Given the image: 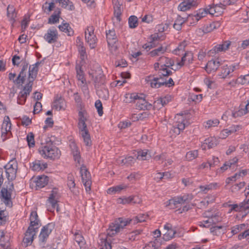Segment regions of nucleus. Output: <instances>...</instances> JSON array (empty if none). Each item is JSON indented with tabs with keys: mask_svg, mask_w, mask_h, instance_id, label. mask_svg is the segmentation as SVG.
<instances>
[{
	"mask_svg": "<svg viewBox=\"0 0 249 249\" xmlns=\"http://www.w3.org/2000/svg\"><path fill=\"white\" fill-rule=\"evenodd\" d=\"M148 218V215L146 213H140L131 219L124 217L118 218L109 224V227L107 230V236L113 237L122 231L128 225L136 224L139 222H144Z\"/></svg>",
	"mask_w": 249,
	"mask_h": 249,
	"instance_id": "nucleus-1",
	"label": "nucleus"
},
{
	"mask_svg": "<svg viewBox=\"0 0 249 249\" xmlns=\"http://www.w3.org/2000/svg\"><path fill=\"white\" fill-rule=\"evenodd\" d=\"M56 138L54 136L48 137L45 144L38 149L40 154L45 159L55 160L59 158L61 152L55 146Z\"/></svg>",
	"mask_w": 249,
	"mask_h": 249,
	"instance_id": "nucleus-2",
	"label": "nucleus"
},
{
	"mask_svg": "<svg viewBox=\"0 0 249 249\" xmlns=\"http://www.w3.org/2000/svg\"><path fill=\"white\" fill-rule=\"evenodd\" d=\"M145 81L147 83L150 84L152 88H159L166 84V79L162 76H158L154 77V75H149L145 78Z\"/></svg>",
	"mask_w": 249,
	"mask_h": 249,
	"instance_id": "nucleus-3",
	"label": "nucleus"
},
{
	"mask_svg": "<svg viewBox=\"0 0 249 249\" xmlns=\"http://www.w3.org/2000/svg\"><path fill=\"white\" fill-rule=\"evenodd\" d=\"M80 174L86 191L87 192L90 191L91 185V176L86 167L84 165L80 168Z\"/></svg>",
	"mask_w": 249,
	"mask_h": 249,
	"instance_id": "nucleus-4",
	"label": "nucleus"
},
{
	"mask_svg": "<svg viewBox=\"0 0 249 249\" xmlns=\"http://www.w3.org/2000/svg\"><path fill=\"white\" fill-rule=\"evenodd\" d=\"M54 226V224L50 223L43 227L38 237L40 243L43 245L45 244L49 235L53 229Z\"/></svg>",
	"mask_w": 249,
	"mask_h": 249,
	"instance_id": "nucleus-5",
	"label": "nucleus"
},
{
	"mask_svg": "<svg viewBox=\"0 0 249 249\" xmlns=\"http://www.w3.org/2000/svg\"><path fill=\"white\" fill-rule=\"evenodd\" d=\"M33 85L28 83L23 87L18 93L17 102L19 105H24L26 101V98L32 91Z\"/></svg>",
	"mask_w": 249,
	"mask_h": 249,
	"instance_id": "nucleus-6",
	"label": "nucleus"
},
{
	"mask_svg": "<svg viewBox=\"0 0 249 249\" xmlns=\"http://www.w3.org/2000/svg\"><path fill=\"white\" fill-rule=\"evenodd\" d=\"M85 39L91 49H94L96 45L97 38L94 34L93 26H89L85 31Z\"/></svg>",
	"mask_w": 249,
	"mask_h": 249,
	"instance_id": "nucleus-7",
	"label": "nucleus"
},
{
	"mask_svg": "<svg viewBox=\"0 0 249 249\" xmlns=\"http://www.w3.org/2000/svg\"><path fill=\"white\" fill-rule=\"evenodd\" d=\"M106 36L108 45L112 51H115L117 49L116 42L118 41L117 36L115 30L112 29L106 31Z\"/></svg>",
	"mask_w": 249,
	"mask_h": 249,
	"instance_id": "nucleus-8",
	"label": "nucleus"
},
{
	"mask_svg": "<svg viewBox=\"0 0 249 249\" xmlns=\"http://www.w3.org/2000/svg\"><path fill=\"white\" fill-rule=\"evenodd\" d=\"M8 184L9 187H2L0 192L1 197L4 199L3 202L7 205L9 204L10 202H11V194L14 189L13 183H8Z\"/></svg>",
	"mask_w": 249,
	"mask_h": 249,
	"instance_id": "nucleus-9",
	"label": "nucleus"
},
{
	"mask_svg": "<svg viewBox=\"0 0 249 249\" xmlns=\"http://www.w3.org/2000/svg\"><path fill=\"white\" fill-rule=\"evenodd\" d=\"M76 70L77 73L76 77L78 80L80 82L79 85L80 86L84 92H88V87L87 84L86 78L84 77V72L81 70V67L80 66H76Z\"/></svg>",
	"mask_w": 249,
	"mask_h": 249,
	"instance_id": "nucleus-10",
	"label": "nucleus"
},
{
	"mask_svg": "<svg viewBox=\"0 0 249 249\" xmlns=\"http://www.w3.org/2000/svg\"><path fill=\"white\" fill-rule=\"evenodd\" d=\"M58 38L57 30L53 27L49 29L44 36L45 41L49 44L56 42L57 41Z\"/></svg>",
	"mask_w": 249,
	"mask_h": 249,
	"instance_id": "nucleus-11",
	"label": "nucleus"
},
{
	"mask_svg": "<svg viewBox=\"0 0 249 249\" xmlns=\"http://www.w3.org/2000/svg\"><path fill=\"white\" fill-rule=\"evenodd\" d=\"M237 68L238 65H231L230 66L228 65H224L221 67V71L219 74V76L220 78L223 79L231 77L232 76V75L231 74L236 70Z\"/></svg>",
	"mask_w": 249,
	"mask_h": 249,
	"instance_id": "nucleus-12",
	"label": "nucleus"
},
{
	"mask_svg": "<svg viewBox=\"0 0 249 249\" xmlns=\"http://www.w3.org/2000/svg\"><path fill=\"white\" fill-rule=\"evenodd\" d=\"M37 231V228L31 229L30 228H28L25 233V236L23 240L26 247L30 246L32 244Z\"/></svg>",
	"mask_w": 249,
	"mask_h": 249,
	"instance_id": "nucleus-13",
	"label": "nucleus"
},
{
	"mask_svg": "<svg viewBox=\"0 0 249 249\" xmlns=\"http://www.w3.org/2000/svg\"><path fill=\"white\" fill-rule=\"evenodd\" d=\"M40 63L41 62H37L34 65L29 66L27 83L33 85V82L36 78L38 71V66Z\"/></svg>",
	"mask_w": 249,
	"mask_h": 249,
	"instance_id": "nucleus-14",
	"label": "nucleus"
},
{
	"mask_svg": "<svg viewBox=\"0 0 249 249\" xmlns=\"http://www.w3.org/2000/svg\"><path fill=\"white\" fill-rule=\"evenodd\" d=\"M28 68V63L24 61L22 63V69L15 80V82L19 86H22L25 81Z\"/></svg>",
	"mask_w": 249,
	"mask_h": 249,
	"instance_id": "nucleus-15",
	"label": "nucleus"
},
{
	"mask_svg": "<svg viewBox=\"0 0 249 249\" xmlns=\"http://www.w3.org/2000/svg\"><path fill=\"white\" fill-rule=\"evenodd\" d=\"M71 233L73 234L74 239L79 245L80 249H86V242L81 231L79 230L72 231Z\"/></svg>",
	"mask_w": 249,
	"mask_h": 249,
	"instance_id": "nucleus-16",
	"label": "nucleus"
},
{
	"mask_svg": "<svg viewBox=\"0 0 249 249\" xmlns=\"http://www.w3.org/2000/svg\"><path fill=\"white\" fill-rule=\"evenodd\" d=\"M231 45L230 41H225L221 44H217L209 51L210 55H213L222 51L227 50Z\"/></svg>",
	"mask_w": 249,
	"mask_h": 249,
	"instance_id": "nucleus-17",
	"label": "nucleus"
},
{
	"mask_svg": "<svg viewBox=\"0 0 249 249\" xmlns=\"http://www.w3.org/2000/svg\"><path fill=\"white\" fill-rule=\"evenodd\" d=\"M221 63L218 59L209 61L206 66V71L209 73L215 72Z\"/></svg>",
	"mask_w": 249,
	"mask_h": 249,
	"instance_id": "nucleus-18",
	"label": "nucleus"
},
{
	"mask_svg": "<svg viewBox=\"0 0 249 249\" xmlns=\"http://www.w3.org/2000/svg\"><path fill=\"white\" fill-rule=\"evenodd\" d=\"M117 203L122 204L129 203H139L140 199L137 196H130L127 197H120L117 199Z\"/></svg>",
	"mask_w": 249,
	"mask_h": 249,
	"instance_id": "nucleus-19",
	"label": "nucleus"
},
{
	"mask_svg": "<svg viewBox=\"0 0 249 249\" xmlns=\"http://www.w3.org/2000/svg\"><path fill=\"white\" fill-rule=\"evenodd\" d=\"M30 223L28 228L31 229H38L39 220L38 218V215L36 212H32L30 214Z\"/></svg>",
	"mask_w": 249,
	"mask_h": 249,
	"instance_id": "nucleus-20",
	"label": "nucleus"
},
{
	"mask_svg": "<svg viewBox=\"0 0 249 249\" xmlns=\"http://www.w3.org/2000/svg\"><path fill=\"white\" fill-rule=\"evenodd\" d=\"M86 114L85 111H79L78 112V127L79 129H85L87 126V124H86V121H87V118L85 116Z\"/></svg>",
	"mask_w": 249,
	"mask_h": 249,
	"instance_id": "nucleus-21",
	"label": "nucleus"
},
{
	"mask_svg": "<svg viewBox=\"0 0 249 249\" xmlns=\"http://www.w3.org/2000/svg\"><path fill=\"white\" fill-rule=\"evenodd\" d=\"M196 3V2L194 0L191 1L190 0H188L187 1H184L179 4L178 9L181 11H185L190 9L192 6H195Z\"/></svg>",
	"mask_w": 249,
	"mask_h": 249,
	"instance_id": "nucleus-22",
	"label": "nucleus"
},
{
	"mask_svg": "<svg viewBox=\"0 0 249 249\" xmlns=\"http://www.w3.org/2000/svg\"><path fill=\"white\" fill-rule=\"evenodd\" d=\"M112 3L114 5V16L118 21H120L122 14L121 5L119 3L118 0H112Z\"/></svg>",
	"mask_w": 249,
	"mask_h": 249,
	"instance_id": "nucleus-23",
	"label": "nucleus"
},
{
	"mask_svg": "<svg viewBox=\"0 0 249 249\" xmlns=\"http://www.w3.org/2000/svg\"><path fill=\"white\" fill-rule=\"evenodd\" d=\"M193 60V54L191 52H186L184 55L181 58L180 62H178L177 65L180 67L183 66L184 65L185 61H187L188 64L192 62Z\"/></svg>",
	"mask_w": 249,
	"mask_h": 249,
	"instance_id": "nucleus-24",
	"label": "nucleus"
},
{
	"mask_svg": "<svg viewBox=\"0 0 249 249\" xmlns=\"http://www.w3.org/2000/svg\"><path fill=\"white\" fill-rule=\"evenodd\" d=\"M137 107L140 110H149L152 107V105L149 104L143 98H141L136 103Z\"/></svg>",
	"mask_w": 249,
	"mask_h": 249,
	"instance_id": "nucleus-25",
	"label": "nucleus"
},
{
	"mask_svg": "<svg viewBox=\"0 0 249 249\" xmlns=\"http://www.w3.org/2000/svg\"><path fill=\"white\" fill-rule=\"evenodd\" d=\"M136 159L132 156H127L124 159H119L118 160V163L121 165L132 166L136 161Z\"/></svg>",
	"mask_w": 249,
	"mask_h": 249,
	"instance_id": "nucleus-26",
	"label": "nucleus"
},
{
	"mask_svg": "<svg viewBox=\"0 0 249 249\" xmlns=\"http://www.w3.org/2000/svg\"><path fill=\"white\" fill-rule=\"evenodd\" d=\"M84 142L86 146H90L91 144V141L89 131L86 127L85 129H79Z\"/></svg>",
	"mask_w": 249,
	"mask_h": 249,
	"instance_id": "nucleus-27",
	"label": "nucleus"
},
{
	"mask_svg": "<svg viewBox=\"0 0 249 249\" xmlns=\"http://www.w3.org/2000/svg\"><path fill=\"white\" fill-rule=\"evenodd\" d=\"M55 3H59L61 5L63 8L68 9L70 11H72L74 9V6L70 0H53Z\"/></svg>",
	"mask_w": 249,
	"mask_h": 249,
	"instance_id": "nucleus-28",
	"label": "nucleus"
},
{
	"mask_svg": "<svg viewBox=\"0 0 249 249\" xmlns=\"http://www.w3.org/2000/svg\"><path fill=\"white\" fill-rule=\"evenodd\" d=\"M186 203L185 202H184V200L181 196L174 197V198L169 199L167 202V206H175L176 207H177L178 204H182Z\"/></svg>",
	"mask_w": 249,
	"mask_h": 249,
	"instance_id": "nucleus-29",
	"label": "nucleus"
},
{
	"mask_svg": "<svg viewBox=\"0 0 249 249\" xmlns=\"http://www.w3.org/2000/svg\"><path fill=\"white\" fill-rule=\"evenodd\" d=\"M6 178L8 180V183H13L12 181L15 180L17 177V173L18 169H5Z\"/></svg>",
	"mask_w": 249,
	"mask_h": 249,
	"instance_id": "nucleus-30",
	"label": "nucleus"
},
{
	"mask_svg": "<svg viewBox=\"0 0 249 249\" xmlns=\"http://www.w3.org/2000/svg\"><path fill=\"white\" fill-rule=\"evenodd\" d=\"M151 156L147 149L139 150L137 151V159L139 160H147L150 158Z\"/></svg>",
	"mask_w": 249,
	"mask_h": 249,
	"instance_id": "nucleus-31",
	"label": "nucleus"
},
{
	"mask_svg": "<svg viewBox=\"0 0 249 249\" xmlns=\"http://www.w3.org/2000/svg\"><path fill=\"white\" fill-rule=\"evenodd\" d=\"M226 231V227L223 226H217L210 228V232L214 235L219 236L224 234Z\"/></svg>",
	"mask_w": 249,
	"mask_h": 249,
	"instance_id": "nucleus-32",
	"label": "nucleus"
},
{
	"mask_svg": "<svg viewBox=\"0 0 249 249\" xmlns=\"http://www.w3.org/2000/svg\"><path fill=\"white\" fill-rule=\"evenodd\" d=\"M49 178L46 176H38L36 180V186L42 188L46 185L48 182Z\"/></svg>",
	"mask_w": 249,
	"mask_h": 249,
	"instance_id": "nucleus-33",
	"label": "nucleus"
},
{
	"mask_svg": "<svg viewBox=\"0 0 249 249\" xmlns=\"http://www.w3.org/2000/svg\"><path fill=\"white\" fill-rule=\"evenodd\" d=\"M65 101L62 98L59 97L54 100L53 103V108L57 110H60L64 109L65 107Z\"/></svg>",
	"mask_w": 249,
	"mask_h": 249,
	"instance_id": "nucleus-34",
	"label": "nucleus"
},
{
	"mask_svg": "<svg viewBox=\"0 0 249 249\" xmlns=\"http://www.w3.org/2000/svg\"><path fill=\"white\" fill-rule=\"evenodd\" d=\"M94 82L96 88H99L100 86L104 84L105 82V77L103 72H101L95 76Z\"/></svg>",
	"mask_w": 249,
	"mask_h": 249,
	"instance_id": "nucleus-35",
	"label": "nucleus"
},
{
	"mask_svg": "<svg viewBox=\"0 0 249 249\" xmlns=\"http://www.w3.org/2000/svg\"><path fill=\"white\" fill-rule=\"evenodd\" d=\"M58 28L60 31L67 33V35L69 36H72L74 34V31L70 26L69 23H63V24L60 25Z\"/></svg>",
	"mask_w": 249,
	"mask_h": 249,
	"instance_id": "nucleus-36",
	"label": "nucleus"
},
{
	"mask_svg": "<svg viewBox=\"0 0 249 249\" xmlns=\"http://www.w3.org/2000/svg\"><path fill=\"white\" fill-rule=\"evenodd\" d=\"M220 26V23L219 21L213 22L207 25L203 28L204 33H210L213 30L218 28Z\"/></svg>",
	"mask_w": 249,
	"mask_h": 249,
	"instance_id": "nucleus-37",
	"label": "nucleus"
},
{
	"mask_svg": "<svg viewBox=\"0 0 249 249\" xmlns=\"http://www.w3.org/2000/svg\"><path fill=\"white\" fill-rule=\"evenodd\" d=\"M159 61H160V63L162 62L164 63L163 65H161V66H163V67L166 68H171V67L173 66L175 64L173 60L165 56L160 57Z\"/></svg>",
	"mask_w": 249,
	"mask_h": 249,
	"instance_id": "nucleus-38",
	"label": "nucleus"
},
{
	"mask_svg": "<svg viewBox=\"0 0 249 249\" xmlns=\"http://www.w3.org/2000/svg\"><path fill=\"white\" fill-rule=\"evenodd\" d=\"M187 19L184 18H182L180 16L178 15L175 23L173 25L174 29L178 31H179L182 28V25L184 24Z\"/></svg>",
	"mask_w": 249,
	"mask_h": 249,
	"instance_id": "nucleus-39",
	"label": "nucleus"
},
{
	"mask_svg": "<svg viewBox=\"0 0 249 249\" xmlns=\"http://www.w3.org/2000/svg\"><path fill=\"white\" fill-rule=\"evenodd\" d=\"M60 14V9L59 8H57L54 13L49 18L48 22L53 24L58 22L59 21Z\"/></svg>",
	"mask_w": 249,
	"mask_h": 249,
	"instance_id": "nucleus-40",
	"label": "nucleus"
},
{
	"mask_svg": "<svg viewBox=\"0 0 249 249\" xmlns=\"http://www.w3.org/2000/svg\"><path fill=\"white\" fill-rule=\"evenodd\" d=\"M55 2L51 0V2L46 1L42 6L43 10L45 13L49 14L55 8Z\"/></svg>",
	"mask_w": 249,
	"mask_h": 249,
	"instance_id": "nucleus-41",
	"label": "nucleus"
},
{
	"mask_svg": "<svg viewBox=\"0 0 249 249\" xmlns=\"http://www.w3.org/2000/svg\"><path fill=\"white\" fill-rule=\"evenodd\" d=\"M47 167V163H41L40 160L36 161L33 163V165L31 167L32 170L38 171L41 170H44Z\"/></svg>",
	"mask_w": 249,
	"mask_h": 249,
	"instance_id": "nucleus-42",
	"label": "nucleus"
},
{
	"mask_svg": "<svg viewBox=\"0 0 249 249\" xmlns=\"http://www.w3.org/2000/svg\"><path fill=\"white\" fill-rule=\"evenodd\" d=\"M216 145L217 142L215 139L211 137L205 140L202 146H203L205 149L206 148V146H207L208 149H210L215 147Z\"/></svg>",
	"mask_w": 249,
	"mask_h": 249,
	"instance_id": "nucleus-43",
	"label": "nucleus"
},
{
	"mask_svg": "<svg viewBox=\"0 0 249 249\" xmlns=\"http://www.w3.org/2000/svg\"><path fill=\"white\" fill-rule=\"evenodd\" d=\"M11 127V123L10 118L8 116H6L4 118L3 123L1 126V130L5 132H10Z\"/></svg>",
	"mask_w": 249,
	"mask_h": 249,
	"instance_id": "nucleus-44",
	"label": "nucleus"
},
{
	"mask_svg": "<svg viewBox=\"0 0 249 249\" xmlns=\"http://www.w3.org/2000/svg\"><path fill=\"white\" fill-rule=\"evenodd\" d=\"M7 15L10 19L14 22L17 17V13L13 6L9 5L7 8Z\"/></svg>",
	"mask_w": 249,
	"mask_h": 249,
	"instance_id": "nucleus-45",
	"label": "nucleus"
},
{
	"mask_svg": "<svg viewBox=\"0 0 249 249\" xmlns=\"http://www.w3.org/2000/svg\"><path fill=\"white\" fill-rule=\"evenodd\" d=\"M217 183H211L205 185H200L199 187V188L200 189L201 192L204 194H206L209 191L215 189Z\"/></svg>",
	"mask_w": 249,
	"mask_h": 249,
	"instance_id": "nucleus-46",
	"label": "nucleus"
},
{
	"mask_svg": "<svg viewBox=\"0 0 249 249\" xmlns=\"http://www.w3.org/2000/svg\"><path fill=\"white\" fill-rule=\"evenodd\" d=\"M217 6H218L214 5V4L213 5H208V6L206 8L207 14H209L211 15H215V16H218L219 14H220L221 13H222V11L221 10L215 11V9H218Z\"/></svg>",
	"mask_w": 249,
	"mask_h": 249,
	"instance_id": "nucleus-47",
	"label": "nucleus"
},
{
	"mask_svg": "<svg viewBox=\"0 0 249 249\" xmlns=\"http://www.w3.org/2000/svg\"><path fill=\"white\" fill-rule=\"evenodd\" d=\"M67 185L71 190V191L75 194H76V191L74 190L75 183L74 182L73 177L72 175H69L68 177Z\"/></svg>",
	"mask_w": 249,
	"mask_h": 249,
	"instance_id": "nucleus-48",
	"label": "nucleus"
},
{
	"mask_svg": "<svg viewBox=\"0 0 249 249\" xmlns=\"http://www.w3.org/2000/svg\"><path fill=\"white\" fill-rule=\"evenodd\" d=\"M99 245L100 246L99 249H111L112 248L110 243L106 238H101L99 242Z\"/></svg>",
	"mask_w": 249,
	"mask_h": 249,
	"instance_id": "nucleus-49",
	"label": "nucleus"
},
{
	"mask_svg": "<svg viewBox=\"0 0 249 249\" xmlns=\"http://www.w3.org/2000/svg\"><path fill=\"white\" fill-rule=\"evenodd\" d=\"M125 188L126 186L124 185H117L109 188L107 191V193L109 194H113L116 193H119Z\"/></svg>",
	"mask_w": 249,
	"mask_h": 249,
	"instance_id": "nucleus-50",
	"label": "nucleus"
},
{
	"mask_svg": "<svg viewBox=\"0 0 249 249\" xmlns=\"http://www.w3.org/2000/svg\"><path fill=\"white\" fill-rule=\"evenodd\" d=\"M240 212L245 213V214L242 215L243 217L249 213V200L240 203Z\"/></svg>",
	"mask_w": 249,
	"mask_h": 249,
	"instance_id": "nucleus-51",
	"label": "nucleus"
},
{
	"mask_svg": "<svg viewBox=\"0 0 249 249\" xmlns=\"http://www.w3.org/2000/svg\"><path fill=\"white\" fill-rule=\"evenodd\" d=\"M129 27L130 28H135L138 25V18L135 16H131L128 18Z\"/></svg>",
	"mask_w": 249,
	"mask_h": 249,
	"instance_id": "nucleus-52",
	"label": "nucleus"
},
{
	"mask_svg": "<svg viewBox=\"0 0 249 249\" xmlns=\"http://www.w3.org/2000/svg\"><path fill=\"white\" fill-rule=\"evenodd\" d=\"M166 50V49L163 48L162 46H160V47L156 49L149 53V54L152 57H154L157 55H159L161 54H163Z\"/></svg>",
	"mask_w": 249,
	"mask_h": 249,
	"instance_id": "nucleus-53",
	"label": "nucleus"
},
{
	"mask_svg": "<svg viewBox=\"0 0 249 249\" xmlns=\"http://www.w3.org/2000/svg\"><path fill=\"white\" fill-rule=\"evenodd\" d=\"M172 71L170 70H167V68L160 66V71L158 72L159 76H162L164 77H168L169 75H172Z\"/></svg>",
	"mask_w": 249,
	"mask_h": 249,
	"instance_id": "nucleus-54",
	"label": "nucleus"
},
{
	"mask_svg": "<svg viewBox=\"0 0 249 249\" xmlns=\"http://www.w3.org/2000/svg\"><path fill=\"white\" fill-rule=\"evenodd\" d=\"M249 112V109L245 107L244 108H241L239 109L237 111H235L234 112H232V115L233 117L236 118L239 116H243Z\"/></svg>",
	"mask_w": 249,
	"mask_h": 249,
	"instance_id": "nucleus-55",
	"label": "nucleus"
},
{
	"mask_svg": "<svg viewBox=\"0 0 249 249\" xmlns=\"http://www.w3.org/2000/svg\"><path fill=\"white\" fill-rule=\"evenodd\" d=\"M206 8L200 9L198 10L196 15L194 16L196 21H198L201 18L205 17L207 15Z\"/></svg>",
	"mask_w": 249,
	"mask_h": 249,
	"instance_id": "nucleus-56",
	"label": "nucleus"
},
{
	"mask_svg": "<svg viewBox=\"0 0 249 249\" xmlns=\"http://www.w3.org/2000/svg\"><path fill=\"white\" fill-rule=\"evenodd\" d=\"M26 140L28 146L30 147H33L35 146V142L34 140V134L33 132H30L28 134L26 137Z\"/></svg>",
	"mask_w": 249,
	"mask_h": 249,
	"instance_id": "nucleus-57",
	"label": "nucleus"
},
{
	"mask_svg": "<svg viewBox=\"0 0 249 249\" xmlns=\"http://www.w3.org/2000/svg\"><path fill=\"white\" fill-rule=\"evenodd\" d=\"M198 156L197 150L190 151L186 154V158L188 160H192L196 158Z\"/></svg>",
	"mask_w": 249,
	"mask_h": 249,
	"instance_id": "nucleus-58",
	"label": "nucleus"
},
{
	"mask_svg": "<svg viewBox=\"0 0 249 249\" xmlns=\"http://www.w3.org/2000/svg\"><path fill=\"white\" fill-rule=\"evenodd\" d=\"M219 123L218 119H215L214 120H209L206 122L205 125L206 128H209L212 127H215L217 126Z\"/></svg>",
	"mask_w": 249,
	"mask_h": 249,
	"instance_id": "nucleus-59",
	"label": "nucleus"
},
{
	"mask_svg": "<svg viewBox=\"0 0 249 249\" xmlns=\"http://www.w3.org/2000/svg\"><path fill=\"white\" fill-rule=\"evenodd\" d=\"M5 169H18V163L15 160H11L8 163H7L4 166Z\"/></svg>",
	"mask_w": 249,
	"mask_h": 249,
	"instance_id": "nucleus-60",
	"label": "nucleus"
},
{
	"mask_svg": "<svg viewBox=\"0 0 249 249\" xmlns=\"http://www.w3.org/2000/svg\"><path fill=\"white\" fill-rule=\"evenodd\" d=\"M245 224H240V225H237L234 227H233L231 228V233L232 235L236 234L238 233L239 232H240L242 229H243L245 227Z\"/></svg>",
	"mask_w": 249,
	"mask_h": 249,
	"instance_id": "nucleus-61",
	"label": "nucleus"
},
{
	"mask_svg": "<svg viewBox=\"0 0 249 249\" xmlns=\"http://www.w3.org/2000/svg\"><path fill=\"white\" fill-rule=\"evenodd\" d=\"M245 185V183L244 182H241L239 183L235 184L231 186V191L232 192L239 191L244 187Z\"/></svg>",
	"mask_w": 249,
	"mask_h": 249,
	"instance_id": "nucleus-62",
	"label": "nucleus"
},
{
	"mask_svg": "<svg viewBox=\"0 0 249 249\" xmlns=\"http://www.w3.org/2000/svg\"><path fill=\"white\" fill-rule=\"evenodd\" d=\"M95 107L97 110L98 115L100 116H102L103 114V106L101 101L100 100H97L95 103Z\"/></svg>",
	"mask_w": 249,
	"mask_h": 249,
	"instance_id": "nucleus-63",
	"label": "nucleus"
},
{
	"mask_svg": "<svg viewBox=\"0 0 249 249\" xmlns=\"http://www.w3.org/2000/svg\"><path fill=\"white\" fill-rule=\"evenodd\" d=\"M246 239L247 242L249 243V230H246L244 232L239 234L238 236V239L241 240L243 239Z\"/></svg>",
	"mask_w": 249,
	"mask_h": 249,
	"instance_id": "nucleus-64",
	"label": "nucleus"
}]
</instances>
